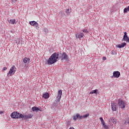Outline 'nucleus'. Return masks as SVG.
<instances>
[{"label": "nucleus", "mask_w": 129, "mask_h": 129, "mask_svg": "<svg viewBox=\"0 0 129 129\" xmlns=\"http://www.w3.org/2000/svg\"><path fill=\"white\" fill-rule=\"evenodd\" d=\"M62 96V90H60L58 92L57 96L56 97V100L52 105V109H56L60 107V99Z\"/></svg>", "instance_id": "f03ea898"}, {"label": "nucleus", "mask_w": 129, "mask_h": 129, "mask_svg": "<svg viewBox=\"0 0 129 129\" xmlns=\"http://www.w3.org/2000/svg\"><path fill=\"white\" fill-rule=\"evenodd\" d=\"M83 32L84 33H85V34H88L89 33V32H88V31H87V29H84L83 30Z\"/></svg>", "instance_id": "393cba45"}, {"label": "nucleus", "mask_w": 129, "mask_h": 129, "mask_svg": "<svg viewBox=\"0 0 129 129\" xmlns=\"http://www.w3.org/2000/svg\"><path fill=\"white\" fill-rule=\"evenodd\" d=\"M69 129H75L73 127H70Z\"/></svg>", "instance_id": "473e14b6"}, {"label": "nucleus", "mask_w": 129, "mask_h": 129, "mask_svg": "<svg viewBox=\"0 0 129 129\" xmlns=\"http://www.w3.org/2000/svg\"><path fill=\"white\" fill-rule=\"evenodd\" d=\"M111 55H116V52H115V51H112L111 52Z\"/></svg>", "instance_id": "cd10ccee"}, {"label": "nucleus", "mask_w": 129, "mask_h": 129, "mask_svg": "<svg viewBox=\"0 0 129 129\" xmlns=\"http://www.w3.org/2000/svg\"><path fill=\"white\" fill-rule=\"evenodd\" d=\"M98 90L97 89L92 90L91 92H90V94H97L98 92Z\"/></svg>", "instance_id": "f3484780"}, {"label": "nucleus", "mask_w": 129, "mask_h": 129, "mask_svg": "<svg viewBox=\"0 0 129 129\" xmlns=\"http://www.w3.org/2000/svg\"><path fill=\"white\" fill-rule=\"evenodd\" d=\"M59 59V53L58 52H55L53 53L47 60L48 65H52L54 63H56Z\"/></svg>", "instance_id": "7ed1b4c3"}, {"label": "nucleus", "mask_w": 129, "mask_h": 129, "mask_svg": "<svg viewBox=\"0 0 129 129\" xmlns=\"http://www.w3.org/2000/svg\"><path fill=\"white\" fill-rule=\"evenodd\" d=\"M49 96H50V95L48 93H46L43 95V97L45 99L49 98Z\"/></svg>", "instance_id": "2eb2a0df"}, {"label": "nucleus", "mask_w": 129, "mask_h": 129, "mask_svg": "<svg viewBox=\"0 0 129 129\" xmlns=\"http://www.w3.org/2000/svg\"><path fill=\"white\" fill-rule=\"evenodd\" d=\"M111 108L113 111H116L117 109V106L115 103H111Z\"/></svg>", "instance_id": "1a4fd4ad"}, {"label": "nucleus", "mask_w": 129, "mask_h": 129, "mask_svg": "<svg viewBox=\"0 0 129 129\" xmlns=\"http://www.w3.org/2000/svg\"><path fill=\"white\" fill-rule=\"evenodd\" d=\"M109 121H110V122H113V123H116V120H115L114 117L110 118Z\"/></svg>", "instance_id": "a211bd4d"}, {"label": "nucleus", "mask_w": 129, "mask_h": 129, "mask_svg": "<svg viewBox=\"0 0 129 129\" xmlns=\"http://www.w3.org/2000/svg\"><path fill=\"white\" fill-rule=\"evenodd\" d=\"M126 9L128 11H129V6L127 7V8H126Z\"/></svg>", "instance_id": "72a5a7b5"}, {"label": "nucleus", "mask_w": 129, "mask_h": 129, "mask_svg": "<svg viewBox=\"0 0 129 129\" xmlns=\"http://www.w3.org/2000/svg\"><path fill=\"white\" fill-rule=\"evenodd\" d=\"M3 113H4V111H0V114H3Z\"/></svg>", "instance_id": "2f4dec72"}, {"label": "nucleus", "mask_w": 129, "mask_h": 129, "mask_svg": "<svg viewBox=\"0 0 129 129\" xmlns=\"http://www.w3.org/2000/svg\"><path fill=\"white\" fill-rule=\"evenodd\" d=\"M89 115V113H87L86 114L83 115V116L84 118H86L88 117Z\"/></svg>", "instance_id": "5701e85b"}, {"label": "nucleus", "mask_w": 129, "mask_h": 129, "mask_svg": "<svg viewBox=\"0 0 129 129\" xmlns=\"http://www.w3.org/2000/svg\"><path fill=\"white\" fill-rule=\"evenodd\" d=\"M127 33H126V32H125L124 33V35L122 38V40L125 41V42H128V43H129V38H128V36H127Z\"/></svg>", "instance_id": "0eeeda50"}, {"label": "nucleus", "mask_w": 129, "mask_h": 129, "mask_svg": "<svg viewBox=\"0 0 129 129\" xmlns=\"http://www.w3.org/2000/svg\"><path fill=\"white\" fill-rule=\"evenodd\" d=\"M34 27H36V28H37V29H39V24H38V23L36 22Z\"/></svg>", "instance_id": "b1692460"}, {"label": "nucleus", "mask_w": 129, "mask_h": 129, "mask_svg": "<svg viewBox=\"0 0 129 129\" xmlns=\"http://www.w3.org/2000/svg\"><path fill=\"white\" fill-rule=\"evenodd\" d=\"M118 105L120 108H124L125 107V103L122 100L120 99L118 101Z\"/></svg>", "instance_id": "39448f33"}, {"label": "nucleus", "mask_w": 129, "mask_h": 129, "mask_svg": "<svg viewBox=\"0 0 129 129\" xmlns=\"http://www.w3.org/2000/svg\"><path fill=\"white\" fill-rule=\"evenodd\" d=\"M79 117V114H77L76 115L73 116V117L74 120H76V119H77Z\"/></svg>", "instance_id": "6ab92c4d"}, {"label": "nucleus", "mask_w": 129, "mask_h": 129, "mask_svg": "<svg viewBox=\"0 0 129 129\" xmlns=\"http://www.w3.org/2000/svg\"><path fill=\"white\" fill-rule=\"evenodd\" d=\"M36 22L35 21H30L29 22L30 25H31V26H33V27L35 26V24H36Z\"/></svg>", "instance_id": "aec40b11"}, {"label": "nucleus", "mask_w": 129, "mask_h": 129, "mask_svg": "<svg viewBox=\"0 0 129 129\" xmlns=\"http://www.w3.org/2000/svg\"><path fill=\"white\" fill-rule=\"evenodd\" d=\"M15 73H16V67H15V66H13L12 67L9 72L8 73L7 76H13V75H14Z\"/></svg>", "instance_id": "20e7f679"}, {"label": "nucleus", "mask_w": 129, "mask_h": 129, "mask_svg": "<svg viewBox=\"0 0 129 129\" xmlns=\"http://www.w3.org/2000/svg\"><path fill=\"white\" fill-rule=\"evenodd\" d=\"M71 12H72L71 9H67L66 10V14L67 16H69L70 15V14H71Z\"/></svg>", "instance_id": "dca6fc26"}, {"label": "nucleus", "mask_w": 129, "mask_h": 129, "mask_svg": "<svg viewBox=\"0 0 129 129\" xmlns=\"http://www.w3.org/2000/svg\"><path fill=\"white\" fill-rule=\"evenodd\" d=\"M30 61H31V59L28 57H24L23 58V62L25 64H29L30 63Z\"/></svg>", "instance_id": "9b49d317"}, {"label": "nucleus", "mask_w": 129, "mask_h": 129, "mask_svg": "<svg viewBox=\"0 0 129 129\" xmlns=\"http://www.w3.org/2000/svg\"><path fill=\"white\" fill-rule=\"evenodd\" d=\"M8 22L9 24H11L12 25H14V24L16 23V19H11L8 20Z\"/></svg>", "instance_id": "4468645a"}, {"label": "nucleus", "mask_w": 129, "mask_h": 129, "mask_svg": "<svg viewBox=\"0 0 129 129\" xmlns=\"http://www.w3.org/2000/svg\"><path fill=\"white\" fill-rule=\"evenodd\" d=\"M120 76V73L118 71H114L113 73L112 77H114V78H118Z\"/></svg>", "instance_id": "423d86ee"}, {"label": "nucleus", "mask_w": 129, "mask_h": 129, "mask_svg": "<svg viewBox=\"0 0 129 129\" xmlns=\"http://www.w3.org/2000/svg\"><path fill=\"white\" fill-rule=\"evenodd\" d=\"M83 36H84V33H79L76 34V38L77 39H81V38H83Z\"/></svg>", "instance_id": "9d476101"}, {"label": "nucleus", "mask_w": 129, "mask_h": 129, "mask_svg": "<svg viewBox=\"0 0 129 129\" xmlns=\"http://www.w3.org/2000/svg\"><path fill=\"white\" fill-rule=\"evenodd\" d=\"M100 120L101 121L102 124L103 123H104V121L103 120V118H102V117H100Z\"/></svg>", "instance_id": "bb28decb"}, {"label": "nucleus", "mask_w": 129, "mask_h": 129, "mask_svg": "<svg viewBox=\"0 0 129 129\" xmlns=\"http://www.w3.org/2000/svg\"><path fill=\"white\" fill-rule=\"evenodd\" d=\"M32 111H35L36 112H38L39 110L41 111V110L36 106L33 107L32 108Z\"/></svg>", "instance_id": "ddd939ff"}, {"label": "nucleus", "mask_w": 129, "mask_h": 129, "mask_svg": "<svg viewBox=\"0 0 129 129\" xmlns=\"http://www.w3.org/2000/svg\"><path fill=\"white\" fill-rule=\"evenodd\" d=\"M43 32L45 33V34H48V29L47 28H43Z\"/></svg>", "instance_id": "412c9836"}, {"label": "nucleus", "mask_w": 129, "mask_h": 129, "mask_svg": "<svg viewBox=\"0 0 129 129\" xmlns=\"http://www.w3.org/2000/svg\"><path fill=\"white\" fill-rule=\"evenodd\" d=\"M102 124V125H103L104 128H105V129H107V128H108V126L107 125H105V122H104V123Z\"/></svg>", "instance_id": "4be33fe9"}, {"label": "nucleus", "mask_w": 129, "mask_h": 129, "mask_svg": "<svg viewBox=\"0 0 129 129\" xmlns=\"http://www.w3.org/2000/svg\"><path fill=\"white\" fill-rule=\"evenodd\" d=\"M8 69V68L7 67H4L2 70V71H5V70H7Z\"/></svg>", "instance_id": "c756f323"}, {"label": "nucleus", "mask_w": 129, "mask_h": 129, "mask_svg": "<svg viewBox=\"0 0 129 129\" xmlns=\"http://www.w3.org/2000/svg\"><path fill=\"white\" fill-rule=\"evenodd\" d=\"M83 115H80V114H79V117H78V119H83Z\"/></svg>", "instance_id": "a878e982"}, {"label": "nucleus", "mask_w": 129, "mask_h": 129, "mask_svg": "<svg viewBox=\"0 0 129 129\" xmlns=\"http://www.w3.org/2000/svg\"><path fill=\"white\" fill-rule=\"evenodd\" d=\"M12 118H22V119H27V118H32L33 115L31 114L23 115L18 112H13L11 114Z\"/></svg>", "instance_id": "f257e3e1"}, {"label": "nucleus", "mask_w": 129, "mask_h": 129, "mask_svg": "<svg viewBox=\"0 0 129 129\" xmlns=\"http://www.w3.org/2000/svg\"><path fill=\"white\" fill-rule=\"evenodd\" d=\"M128 12V10L127 9V8L124 9V13H127Z\"/></svg>", "instance_id": "c85d7f7f"}, {"label": "nucleus", "mask_w": 129, "mask_h": 129, "mask_svg": "<svg viewBox=\"0 0 129 129\" xmlns=\"http://www.w3.org/2000/svg\"><path fill=\"white\" fill-rule=\"evenodd\" d=\"M126 46V43L125 42L122 43L121 44H118L117 45H116V47H117V48H123V47H125Z\"/></svg>", "instance_id": "f8f14e48"}, {"label": "nucleus", "mask_w": 129, "mask_h": 129, "mask_svg": "<svg viewBox=\"0 0 129 129\" xmlns=\"http://www.w3.org/2000/svg\"><path fill=\"white\" fill-rule=\"evenodd\" d=\"M61 60H66V61H68V55L65 53V52H63L61 56Z\"/></svg>", "instance_id": "6e6552de"}, {"label": "nucleus", "mask_w": 129, "mask_h": 129, "mask_svg": "<svg viewBox=\"0 0 129 129\" xmlns=\"http://www.w3.org/2000/svg\"><path fill=\"white\" fill-rule=\"evenodd\" d=\"M102 59L103 60H106V57L105 56H103Z\"/></svg>", "instance_id": "7c9ffc66"}]
</instances>
